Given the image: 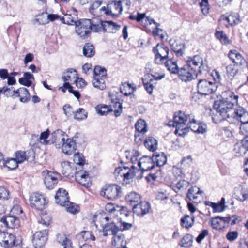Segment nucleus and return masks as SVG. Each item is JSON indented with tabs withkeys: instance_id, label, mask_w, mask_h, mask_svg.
<instances>
[{
	"instance_id": "obj_20",
	"label": "nucleus",
	"mask_w": 248,
	"mask_h": 248,
	"mask_svg": "<svg viewBox=\"0 0 248 248\" xmlns=\"http://www.w3.org/2000/svg\"><path fill=\"white\" fill-rule=\"evenodd\" d=\"M62 144V151L67 155L74 154L77 149L76 142L72 139L66 138Z\"/></svg>"
},
{
	"instance_id": "obj_64",
	"label": "nucleus",
	"mask_w": 248,
	"mask_h": 248,
	"mask_svg": "<svg viewBox=\"0 0 248 248\" xmlns=\"http://www.w3.org/2000/svg\"><path fill=\"white\" fill-rule=\"evenodd\" d=\"M226 72L228 78L231 79L236 75L237 70L234 65H229L226 67Z\"/></svg>"
},
{
	"instance_id": "obj_2",
	"label": "nucleus",
	"mask_w": 248,
	"mask_h": 248,
	"mask_svg": "<svg viewBox=\"0 0 248 248\" xmlns=\"http://www.w3.org/2000/svg\"><path fill=\"white\" fill-rule=\"evenodd\" d=\"M214 108L217 113L212 117V120L215 123H218L222 120L227 119H236V111L241 107H237L235 109L233 108L232 104L228 103L222 100L215 102Z\"/></svg>"
},
{
	"instance_id": "obj_34",
	"label": "nucleus",
	"mask_w": 248,
	"mask_h": 248,
	"mask_svg": "<svg viewBox=\"0 0 248 248\" xmlns=\"http://www.w3.org/2000/svg\"><path fill=\"white\" fill-rule=\"evenodd\" d=\"M195 222V217L192 214L190 215H185L181 219V225L182 227L189 229L193 226Z\"/></svg>"
},
{
	"instance_id": "obj_31",
	"label": "nucleus",
	"mask_w": 248,
	"mask_h": 248,
	"mask_svg": "<svg viewBox=\"0 0 248 248\" xmlns=\"http://www.w3.org/2000/svg\"><path fill=\"white\" fill-rule=\"evenodd\" d=\"M202 191L196 186L191 187L187 191L186 197L190 200L196 202Z\"/></svg>"
},
{
	"instance_id": "obj_3",
	"label": "nucleus",
	"mask_w": 248,
	"mask_h": 248,
	"mask_svg": "<svg viewBox=\"0 0 248 248\" xmlns=\"http://www.w3.org/2000/svg\"><path fill=\"white\" fill-rule=\"evenodd\" d=\"M114 174L117 179L121 176L123 181L126 184H129L134 179H140L142 178V172L139 169L132 165L128 167H118L115 169Z\"/></svg>"
},
{
	"instance_id": "obj_50",
	"label": "nucleus",
	"mask_w": 248,
	"mask_h": 248,
	"mask_svg": "<svg viewBox=\"0 0 248 248\" xmlns=\"http://www.w3.org/2000/svg\"><path fill=\"white\" fill-rule=\"evenodd\" d=\"M92 84L95 88L101 90H103L106 88L105 78H93Z\"/></svg>"
},
{
	"instance_id": "obj_14",
	"label": "nucleus",
	"mask_w": 248,
	"mask_h": 248,
	"mask_svg": "<svg viewBox=\"0 0 248 248\" xmlns=\"http://www.w3.org/2000/svg\"><path fill=\"white\" fill-rule=\"evenodd\" d=\"M187 65L191 69H193L196 74H198V72L201 73L203 70H205L206 66L203 64L202 59L198 55L194 56L190 60H188Z\"/></svg>"
},
{
	"instance_id": "obj_17",
	"label": "nucleus",
	"mask_w": 248,
	"mask_h": 248,
	"mask_svg": "<svg viewBox=\"0 0 248 248\" xmlns=\"http://www.w3.org/2000/svg\"><path fill=\"white\" fill-rule=\"evenodd\" d=\"M219 21L220 24H223L228 27V25L226 24L225 22H227L230 26L236 25L240 22V16L237 13H232L228 16L222 15Z\"/></svg>"
},
{
	"instance_id": "obj_33",
	"label": "nucleus",
	"mask_w": 248,
	"mask_h": 248,
	"mask_svg": "<svg viewBox=\"0 0 248 248\" xmlns=\"http://www.w3.org/2000/svg\"><path fill=\"white\" fill-rule=\"evenodd\" d=\"M152 159L155 165L157 166L161 167L164 165L167 162V157L164 153H155L152 156Z\"/></svg>"
},
{
	"instance_id": "obj_60",
	"label": "nucleus",
	"mask_w": 248,
	"mask_h": 248,
	"mask_svg": "<svg viewBox=\"0 0 248 248\" xmlns=\"http://www.w3.org/2000/svg\"><path fill=\"white\" fill-rule=\"evenodd\" d=\"M104 25H105L106 28H108L109 29L112 30L111 31L113 33H114L117 31L120 30L121 28L120 25L116 24L112 21H104Z\"/></svg>"
},
{
	"instance_id": "obj_37",
	"label": "nucleus",
	"mask_w": 248,
	"mask_h": 248,
	"mask_svg": "<svg viewBox=\"0 0 248 248\" xmlns=\"http://www.w3.org/2000/svg\"><path fill=\"white\" fill-rule=\"evenodd\" d=\"M136 89L134 84L125 83L120 87V91L125 96L131 94Z\"/></svg>"
},
{
	"instance_id": "obj_63",
	"label": "nucleus",
	"mask_w": 248,
	"mask_h": 248,
	"mask_svg": "<svg viewBox=\"0 0 248 248\" xmlns=\"http://www.w3.org/2000/svg\"><path fill=\"white\" fill-rule=\"evenodd\" d=\"M192 159L191 156H187L184 157L181 162L182 169H186L187 168L189 167L192 164Z\"/></svg>"
},
{
	"instance_id": "obj_13",
	"label": "nucleus",
	"mask_w": 248,
	"mask_h": 248,
	"mask_svg": "<svg viewBox=\"0 0 248 248\" xmlns=\"http://www.w3.org/2000/svg\"><path fill=\"white\" fill-rule=\"evenodd\" d=\"M100 13L103 12L107 15H111L112 16H119L123 11L121 4H120L118 0L113 2L107 7L105 6L102 7L100 9Z\"/></svg>"
},
{
	"instance_id": "obj_25",
	"label": "nucleus",
	"mask_w": 248,
	"mask_h": 248,
	"mask_svg": "<svg viewBox=\"0 0 248 248\" xmlns=\"http://www.w3.org/2000/svg\"><path fill=\"white\" fill-rule=\"evenodd\" d=\"M68 192L63 189L60 188L57 192L55 198L56 202L63 206L68 202Z\"/></svg>"
},
{
	"instance_id": "obj_6",
	"label": "nucleus",
	"mask_w": 248,
	"mask_h": 248,
	"mask_svg": "<svg viewBox=\"0 0 248 248\" xmlns=\"http://www.w3.org/2000/svg\"><path fill=\"white\" fill-rule=\"evenodd\" d=\"M236 119L241 123L240 133L248 140V112L244 108H239L236 111Z\"/></svg>"
},
{
	"instance_id": "obj_35",
	"label": "nucleus",
	"mask_w": 248,
	"mask_h": 248,
	"mask_svg": "<svg viewBox=\"0 0 248 248\" xmlns=\"http://www.w3.org/2000/svg\"><path fill=\"white\" fill-rule=\"evenodd\" d=\"M111 106L113 108L112 111H114V114L116 117L119 116L122 112V103L120 101V99L116 98L111 99Z\"/></svg>"
},
{
	"instance_id": "obj_23",
	"label": "nucleus",
	"mask_w": 248,
	"mask_h": 248,
	"mask_svg": "<svg viewBox=\"0 0 248 248\" xmlns=\"http://www.w3.org/2000/svg\"><path fill=\"white\" fill-rule=\"evenodd\" d=\"M13 92V96L15 97H19V100L21 102L26 103L30 99V94L26 88H20L17 90H14Z\"/></svg>"
},
{
	"instance_id": "obj_8",
	"label": "nucleus",
	"mask_w": 248,
	"mask_h": 248,
	"mask_svg": "<svg viewBox=\"0 0 248 248\" xmlns=\"http://www.w3.org/2000/svg\"><path fill=\"white\" fill-rule=\"evenodd\" d=\"M121 193V187L117 185H108L104 186L100 195L108 200L116 199Z\"/></svg>"
},
{
	"instance_id": "obj_28",
	"label": "nucleus",
	"mask_w": 248,
	"mask_h": 248,
	"mask_svg": "<svg viewBox=\"0 0 248 248\" xmlns=\"http://www.w3.org/2000/svg\"><path fill=\"white\" fill-rule=\"evenodd\" d=\"M78 73L75 69L70 68L63 72L62 78V80L69 84L70 82L73 81L74 82L76 78H77Z\"/></svg>"
},
{
	"instance_id": "obj_29",
	"label": "nucleus",
	"mask_w": 248,
	"mask_h": 248,
	"mask_svg": "<svg viewBox=\"0 0 248 248\" xmlns=\"http://www.w3.org/2000/svg\"><path fill=\"white\" fill-rule=\"evenodd\" d=\"M170 45L172 49L176 53L178 56H181L185 50V46L183 43L178 42L174 39L169 41Z\"/></svg>"
},
{
	"instance_id": "obj_11",
	"label": "nucleus",
	"mask_w": 248,
	"mask_h": 248,
	"mask_svg": "<svg viewBox=\"0 0 248 248\" xmlns=\"http://www.w3.org/2000/svg\"><path fill=\"white\" fill-rule=\"evenodd\" d=\"M31 207L37 210H42L47 203V200L43 195L38 193L32 194L30 198Z\"/></svg>"
},
{
	"instance_id": "obj_22",
	"label": "nucleus",
	"mask_w": 248,
	"mask_h": 248,
	"mask_svg": "<svg viewBox=\"0 0 248 248\" xmlns=\"http://www.w3.org/2000/svg\"><path fill=\"white\" fill-rule=\"evenodd\" d=\"M1 222L5 226L10 229L18 228L20 225V222L17 217L10 216L3 217L1 219Z\"/></svg>"
},
{
	"instance_id": "obj_55",
	"label": "nucleus",
	"mask_w": 248,
	"mask_h": 248,
	"mask_svg": "<svg viewBox=\"0 0 248 248\" xmlns=\"http://www.w3.org/2000/svg\"><path fill=\"white\" fill-rule=\"evenodd\" d=\"M18 166V164L13 156L12 158H7L5 160L4 166L6 167L9 170L15 169Z\"/></svg>"
},
{
	"instance_id": "obj_52",
	"label": "nucleus",
	"mask_w": 248,
	"mask_h": 248,
	"mask_svg": "<svg viewBox=\"0 0 248 248\" xmlns=\"http://www.w3.org/2000/svg\"><path fill=\"white\" fill-rule=\"evenodd\" d=\"M95 109L97 113L100 115H105L109 111H112L111 108L106 105H97Z\"/></svg>"
},
{
	"instance_id": "obj_15",
	"label": "nucleus",
	"mask_w": 248,
	"mask_h": 248,
	"mask_svg": "<svg viewBox=\"0 0 248 248\" xmlns=\"http://www.w3.org/2000/svg\"><path fill=\"white\" fill-rule=\"evenodd\" d=\"M180 79L185 82H189L194 79V76L197 75L193 69H191L187 65H185L184 67L181 68L177 73Z\"/></svg>"
},
{
	"instance_id": "obj_5",
	"label": "nucleus",
	"mask_w": 248,
	"mask_h": 248,
	"mask_svg": "<svg viewBox=\"0 0 248 248\" xmlns=\"http://www.w3.org/2000/svg\"><path fill=\"white\" fill-rule=\"evenodd\" d=\"M75 31L80 38L85 39L91 32V20L83 19L75 23Z\"/></svg>"
},
{
	"instance_id": "obj_36",
	"label": "nucleus",
	"mask_w": 248,
	"mask_h": 248,
	"mask_svg": "<svg viewBox=\"0 0 248 248\" xmlns=\"http://www.w3.org/2000/svg\"><path fill=\"white\" fill-rule=\"evenodd\" d=\"M164 62L165 67L171 73L177 74L178 72V66L176 61L172 59H168Z\"/></svg>"
},
{
	"instance_id": "obj_57",
	"label": "nucleus",
	"mask_w": 248,
	"mask_h": 248,
	"mask_svg": "<svg viewBox=\"0 0 248 248\" xmlns=\"http://www.w3.org/2000/svg\"><path fill=\"white\" fill-rule=\"evenodd\" d=\"M87 117V112L84 109L79 108L75 112L74 118L78 120L85 119Z\"/></svg>"
},
{
	"instance_id": "obj_12",
	"label": "nucleus",
	"mask_w": 248,
	"mask_h": 248,
	"mask_svg": "<svg viewBox=\"0 0 248 248\" xmlns=\"http://www.w3.org/2000/svg\"><path fill=\"white\" fill-rule=\"evenodd\" d=\"M48 235V230L44 229L36 232L33 235L32 244L35 248H41L45 246Z\"/></svg>"
},
{
	"instance_id": "obj_49",
	"label": "nucleus",
	"mask_w": 248,
	"mask_h": 248,
	"mask_svg": "<svg viewBox=\"0 0 248 248\" xmlns=\"http://www.w3.org/2000/svg\"><path fill=\"white\" fill-rule=\"evenodd\" d=\"M119 207V206L118 205L112 203H107L105 206V210L108 212L111 215H113V218H115V216L117 211V209ZM109 218H111L112 220H113L116 223H117L115 220V218H112L111 217H109Z\"/></svg>"
},
{
	"instance_id": "obj_62",
	"label": "nucleus",
	"mask_w": 248,
	"mask_h": 248,
	"mask_svg": "<svg viewBox=\"0 0 248 248\" xmlns=\"http://www.w3.org/2000/svg\"><path fill=\"white\" fill-rule=\"evenodd\" d=\"M216 37L218 39L222 44L226 45L229 43L227 36L222 31H217L215 33Z\"/></svg>"
},
{
	"instance_id": "obj_51",
	"label": "nucleus",
	"mask_w": 248,
	"mask_h": 248,
	"mask_svg": "<svg viewBox=\"0 0 248 248\" xmlns=\"http://www.w3.org/2000/svg\"><path fill=\"white\" fill-rule=\"evenodd\" d=\"M193 243V237L191 234L185 235L180 241V245L183 247H190Z\"/></svg>"
},
{
	"instance_id": "obj_9",
	"label": "nucleus",
	"mask_w": 248,
	"mask_h": 248,
	"mask_svg": "<svg viewBox=\"0 0 248 248\" xmlns=\"http://www.w3.org/2000/svg\"><path fill=\"white\" fill-rule=\"evenodd\" d=\"M43 176L44 184L49 189H53L56 186L60 177V174L58 173L47 170L43 172Z\"/></svg>"
},
{
	"instance_id": "obj_19",
	"label": "nucleus",
	"mask_w": 248,
	"mask_h": 248,
	"mask_svg": "<svg viewBox=\"0 0 248 248\" xmlns=\"http://www.w3.org/2000/svg\"><path fill=\"white\" fill-rule=\"evenodd\" d=\"M16 238L11 233L5 232L0 233V243L5 248H10L15 245Z\"/></svg>"
},
{
	"instance_id": "obj_24",
	"label": "nucleus",
	"mask_w": 248,
	"mask_h": 248,
	"mask_svg": "<svg viewBox=\"0 0 248 248\" xmlns=\"http://www.w3.org/2000/svg\"><path fill=\"white\" fill-rule=\"evenodd\" d=\"M229 57L236 65L243 66H247L246 60L236 50H231L229 52Z\"/></svg>"
},
{
	"instance_id": "obj_40",
	"label": "nucleus",
	"mask_w": 248,
	"mask_h": 248,
	"mask_svg": "<svg viewBox=\"0 0 248 248\" xmlns=\"http://www.w3.org/2000/svg\"><path fill=\"white\" fill-rule=\"evenodd\" d=\"M211 225L214 229L217 230L221 229L225 223L224 217H216L211 220Z\"/></svg>"
},
{
	"instance_id": "obj_46",
	"label": "nucleus",
	"mask_w": 248,
	"mask_h": 248,
	"mask_svg": "<svg viewBox=\"0 0 248 248\" xmlns=\"http://www.w3.org/2000/svg\"><path fill=\"white\" fill-rule=\"evenodd\" d=\"M83 54L86 57H93L95 54L94 46L89 43L85 44L83 48Z\"/></svg>"
},
{
	"instance_id": "obj_30",
	"label": "nucleus",
	"mask_w": 248,
	"mask_h": 248,
	"mask_svg": "<svg viewBox=\"0 0 248 248\" xmlns=\"http://www.w3.org/2000/svg\"><path fill=\"white\" fill-rule=\"evenodd\" d=\"M66 134L61 130L58 129L53 132L51 134V141L52 143H62L67 138Z\"/></svg>"
},
{
	"instance_id": "obj_43",
	"label": "nucleus",
	"mask_w": 248,
	"mask_h": 248,
	"mask_svg": "<svg viewBox=\"0 0 248 248\" xmlns=\"http://www.w3.org/2000/svg\"><path fill=\"white\" fill-rule=\"evenodd\" d=\"M57 240L58 242L63 246V248H73L71 240L65 235H59Z\"/></svg>"
},
{
	"instance_id": "obj_39",
	"label": "nucleus",
	"mask_w": 248,
	"mask_h": 248,
	"mask_svg": "<svg viewBox=\"0 0 248 248\" xmlns=\"http://www.w3.org/2000/svg\"><path fill=\"white\" fill-rule=\"evenodd\" d=\"M144 145L149 150L154 152L157 148V142L154 138L148 137L145 140Z\"/></svg>"
},
{
	"instance_id": "obj_1",
	"label": "nucleus",
	"mask_w": 248,
	"mask_h": 248,
	"mask_svg": "<svg viewBox=\"0 0 248 248\" xmlns=\"http://www.w3.org/2000/svg\"><path fill=\"white\" fill-rule=\"evenodd\" d=\"M116 224L111 218L102 215L98 216V219L95 221L96 229L102 232L104 236L113 235L111 244L113 248H127L124 235L119 231Z\"/></svg>"
},
{
	"instance_id": "obj_10",
	"label": "nucleus",
	"mask_w": 248,
	"mask_h": 248,
	"mask_svg": "<svg viewBox=\"0 0 248 248\" xmlns=\"http://www.w3.org/2000/svg\"><path fill=\"white\" fill-rule=\"evenodd\" d=\"M214 82L206 79L200 80L197 84V91L199 94L207 95L211 94L216 89Z\"/></svg>"
},
{
	"instance_id": "obj_45",
	"label": "nucleus",
	"mask_w": 248,
	"mask_h": 248,
	"mask_svg": "<svg viewBox=\"0 0 248 248\" xmlns=\"http://www.w3.org/2000/svg\"><path fill=\"white\" fill-rule=\"evenodd\" d=\"M136 130L141 133H145L148 131L147 124L143 119H140L137 121L135 124Z\"/></svg>"
},
{
	"instance_id": "obj_44",
	"label": "nucleus",
	"mask_w": 248,
	"mask_h": 248,
	"mask_svg": "<svg viewBox=\"0 0 248 248\" xmlns=\"http://www.w3.org/2000/svg\"><path fill=\"white\" fill-rule=\"evenodd\" d=\"M27 152L22 151H18L14 153L13 157L16 159L17 163L19 164L22 163L25 160H29V157L27 155Z\"/></svg>"
},
{
	"instance_id": "obj_7",
	"label": "nucleus",
	"mask_w": 248,
	"mask_h": 248,
	"mask_svg": "<svg viewBox=\"0 0 248 248\" xmlns=\"http://www.w3.org/2000/svg\"><path fill=\"white\" fill-rule=\"evenodd\" d=\"M153 51L155 54V62L158 64L164 62L169 58V49L163 44H158L153 48Z\"/></svg>"
},
{
	"instance_id": "obj_4",
	"label": "nucleus",
	"mask_w": 248,
	"mask_h": 248,
	"mask_svg": "<svg viewBox=\"0 0 248 248\" xmlns=\"http://www.w3.org/2000/svg\"><path fill=\"white\" fill-rule=\"evenodd\" d=\"M192 115H186L179 111L173 117V126L176 127L174 133L179 136H184L188 132V123L191 120Z\"/></svg>"
},
{
	"instance_id": "obj_41",
	"label": "nucleus",
	"mask_w": 248,
	"mask_h": 248,
	"mask_svg": "<svg viewBox=\"0 0 248 248\" xmlns=\"http://www.w3.org/2000/svg\"><path fill=\"white\" fill-rule=\"evenodd\" d=\"M77 238L79 241H86L88 240H91L94 241L95 240V236L92 234L89 231H83L79 232L77 235Z\"/></svg>"
},
{
	"instance_id": "obj_32",
	"label": "nucleus",
	"mask_w": 248,
	"mask_h": 248,
	"mask_svg": "<svg viewBox=\"0 0 248 248\" xmlns=\"http://www.w3.org/2000/svg\"><path fill=\"white\" fill-rule=\"evenodd\" d=\"M224 102H228V103H232L233 107L234 104L237 103L238 95H236L234 93L231 91H227L222 93Z\"/></svg>"
},
{
	"instance_id": "obj_48",
	"label": "nucleus",
	"mask_w": 248,
	"mask_h": 248,
	"mask_svg": "<svg viewBox=\"0 0 248 248\" xmlns=\"http://www.w3.org/2000/svg\"><path fill=\"white\" fill-rule=\"evenodd\" d=\"M101 4V3L100 1H95L93 2L89 8L90 13L96 16H100L104 14L103 12L100 13V9L101 8L98 9Z\"/></svg>"
},
{
	"instance_id": "obj_59",
	"label": "nucleus",
	"mask_w": 248,
	"mask_h": 248,
	"mask_svg": "<svg viewBox=\"0 0 248 248\" xmlns=\"http://www.w3.org/2000/svg\"><path fill=\"white\" fill-rule=\"evenodd\" d=\"M60 20L64 24L68 25L75 24L76 21H75L74 18L72 16L71 14H66L64 16L61 18Z\"/></svg>"
},
{
	"instance_id": "obj_21",
	"label": "nucleus",
	"mask_w": 248,
	"mask_h": 248,
	"mask_svg": "<svg viewBox=\"0 0 248 248\" xmlns=\"http://www.w3.org/2000/svg\"><path fill=\"white\" fill-rule=\"evenodd\" d=\"M138 165L142 172L150 170L155 167L152 157L147 156H144L140 158L138 161Z\"/></svg>"
},
{
	"instance_id": "obj_27",
	"label": "nucleus",
	"mask_w": 248,
	"mask_h": 248,
	"mask_svg": "<svg viewBox=\"0 0 248 248\" xmlns=\"http://www.w3.org/2000/svg\"><path fill=\"white\" fill-rule=\"evenodd\" d=\"M61 170L62 174L65 177L73 176L74 171V165L68 161H63L61 163Z\"/></svg>"
},
{
	"instance_id": "obj_56",
	"label": "nucleus",
	"mask_w": 248,
	"mask_h": 248,
	"mask_svg": "<svg viewBox=\"0 0 248 248\" xmlns=\"http://www.w3.org/2000/svg\"><path fill=\"white\" fill-rule=\"evenodd\" d=\"M51 217L46 214H43L41 216V218L38 220V223L44 226L47 227L49 225L51 221Z\"/></svg>"
},
{
	"instance_id": "obj_47",
	"label": "nucleus",
	"mask_w": 248,
	"mask_h": 248,
	"mask_svg": "<svg viewBox=\"0 0 248 248\" xmlns=\"http://www.w3.org/2000/svg\"><path fill=\"white\" fill-rule=\"evenodd\" d=\"M107 70L100 66L95 67L93 70V78H106Z\"/></svg>"
},
{
	"instance_id": "obj_42",
	"label": "nucleus",
	"mask_w": 248,
	"mask_h": 248,
	"mask_svg": "<svg viewBox=\"0 0 248 248\" xmlns=\"http://www.w3.org/2000/svg\"><path fill=\"white\" fill-rule=\"evenodd\" d=\"M126 201L130 204H134L140 202V195L135 192H132L127 194L126 196Z\"/></svg>"
},
{
	"instance_id": "obj_26",
	"label": "nucleus",
	"mask_w": 248,
	"mask_h": 248,
	"mask_svg": "<svg viewBox=\"0 0 248 248\" xmlns=\"http://www.w3.org/2000/svg\"><path fill=\"white\" fill-rule=\"evenodd\" d=\"M248 151V140L243 139L240 142L237 143L234 146V151L237 155H243Z\"/></svg>"
},
{
	"instance_id": "obj_38",
	"label": "nucleus",
	"mask_w": 248,
	"mask_h": 248,
	"mask_svg": "<svg viewBox=\"0 0 248 248\" xmlns=\"http://www.w3.org/2000/svg\"><path fill=\"white\" fill-rule=\"evenodd\" d=\"M117 210L118 211H117L115 217H117L116 219L118 222H122L123 219L129 215V212L127 208L124 206H119Z\"/></svg>"
},
{
	"instance_id": "obj_18",
	"label": "nucleus",
	"mask_w": 248,
	"mask_h": 248,
	"mask_svg": "<svg viewBox=\"0 0 248 248\" xmlns=\"http://www.w3.org/2000/svg\"><path fill=\"white\" fill-rule=\"evenodd\" d=\"M150 210V204L146 202H140V203L134 204L133 207L134 213L138 216H144L148 214Z\"/></svg>"
},
{
	"instance_id": "obj_58",
	"label": "nucleus",
	"mask_w": 248,
	"mask_h": 248,
	"mask_svg": "<svg viewBox=\"0 0 248 248\" xmlns=\"http://www.w3.org/2000/svg\"><path fill=\"white\" fill-rule=\"evenodd\" d=\"M205 204L212 207L214 212H221L224 210V207L219 203L217 204L210 202H206Z\"/></svg>"
},
{
	"instance_id": "obj_61",
	"label": "nucleus",
	"mask_w": 248,
	"mask_h": 248,
	"mask_svg": "<svg viewBox=\"0 0 248 248\" xmlns=\"http://www.w3.org/2000/svg\"><path fill=\"white\" fill-rule=\"evenodd\" d=\"M73 160L76 164L81 166L84 164L85 159L82 154L77 153L74 155Z\"/></svg>"
},
{
	"instance_id": "obj_16",
	"label": "nucleus",
	"mask_w": 248,
	"mask_h": 248,
	"mask_svg": "<svg viewBox=\"0 0 248 248\" xmlns=\"http://www.w3.org/2000/svg\"><path fill=\"white\" fill-rule=\"evenodd\" d=\"M75 179L77 182L85 187H89L91 185V181L88 172L83 170H80L75 173Z\"/></svg>"
},
{
	"instance_id": "obj_53",
	"label": "nucleus",
	"mask_w": 248,
	"mask_h": 248,
	"mask_svg": "<svg viewBox=\"0 0 248 248\" xmlns=\"http://www.w3.org/2000/svg\"><path fill=\"white\" fill-rule=\"evenodd\" d=\"M63 206L65 207L67 212L73 214H77L79 211V207L70 201L67 202L66 204Z\"/></svg>"
},
{
	"instance_id": "obj_54",
	"label": "nucleus",
	"mask_w": 248,
	"mask_h": 248,
	"mask_svg": "<svg viewBox=\"0 0 248 248\" xmlns=\"http://www.w3.org/2000/svg\"><path fill=\"white\" fill-rule=\"evenodd\" d=\"M189 186V183L185 180H181L178 181L174 186V190L177 192L180 190H185Z\"/></svg>"
}]
</instances>
